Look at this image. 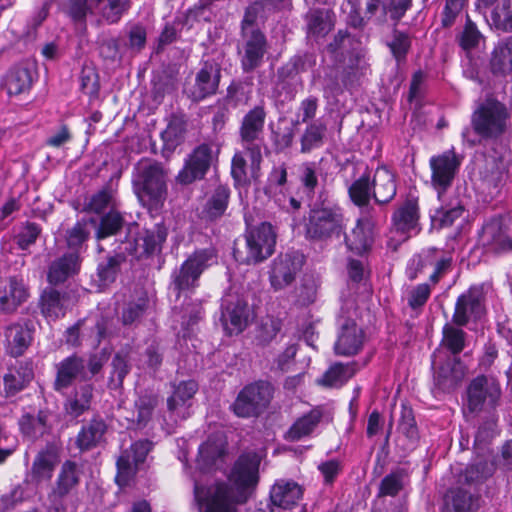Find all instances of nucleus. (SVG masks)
I'll return each instance as SVG.
<instances>
[{"label":"nucleus","mask_w":512,"mask_h":512,"mask_svg":"<svg viewBox=\"0 0 512 512\" xmlns=\"http://www.w3.org/2000/svg\"><path fill=\"white\" fill-rule=\"evenodd\" d=\"M147 32L141 24L133 25L128 32V47L135 53H140L146 45Z\"/></svg>","instance_id":"obj_63"},{"label":"nucleus","mask_w":512,"mask_h":512,"mask_svg":"<svg viewBox=\"0 0 512 512\" xmlns=\"http://www.w3.org/2000/svg\"><path fill=\"white\" fill-rule=\"evenodd\" d=\"M81 90L92 98H97L100 91L99 75L95 68L84 66L80 73Z\"/></svg>","instance_id":"obj_57"},{"label":"nucleus","mask_w":512,"mask_h":512,"mask_svg":"<svg viewBox=\"0 0 512 512\" xmlns=\"http://www.w3.org/2000/svg\"><path fill=\"white\" fill-rule=\"evenodd\" d=\"M244 42L240 51L241 66L245 72H251L258 68L267 53V41L260 30H251L243 34Z\"/></svg>","instance_id":"obj_20"},{"label":"nucleus","mask_w":512,"mask_h":512,"mask_svg":"<svg viewBox=\"0 0 512 512\" xmlns=\"http://www.w3.org/2000/svg\"><path fill=\"white\" fill-rule=\"evenodd\" d=\"M35 323L28 318L10 322L4 327V345L12 357L22 356L34 340Z\"/></svg>","instance_id":"obj_12"},{"label":"nucleus","mask_w":512,"mask_h":512,"mask_svg":"<svg viewBox=\"0 0 512 512\" xmlns=\"http://www.w3.org/2000/svg\"><path fill=\"white\" fill-rule=\"evenodd\" d=\"M229 189L218 185L214 192L209 196L201 214L207 219H214L221 216L228 204Z\"/></svg>","instance_id":"obj_44"},{"label":"nucleus","mask_w":512,"mask_h":512,"mask_svg":"<svg viewBox=\"0 0 512 512\" xmlns=\"http://www.w3.org/2000/svg\"><path fill=\"white\" fill-rule=\"evenodd\" d=\"M352 38L342 32H339L336 36L334 43L330 44L331 51L337 55H341L346 58L345 52L349 56V62L347 64L350 68H358L362 58V52L358 48L353 46Z\"/></svg>","instance_id":"obj_43"},{"label":"nucleus","mask_w":512,"mask_h":512,"mask_svg":"<svg viewBox=\"0 0 512 512\" xmlns=\"http://www.w3.org/2000/svg\"><path fill=\"white\" fill-rule=\"evenodd\" d=\"M167 173L162 163L141 159L134 168L133 188L141 204L158 211L167 199Z\"/></svg>","instance_id":"obj_2"},{"label":"nucleus","mask_w":512,"mask_h":512,"mask_svg":"<svg viewBox=\"0 0 512 512\" xmlns=\"http://www.w3.org/2000/svg\"><path fill=\"white\" fill-rule=\"evenodd\" d=\"M80 268V257L77 253H66L53 261L48 271V281L53 285L63 283L76 274Z\"/></svg>","instance_id":"obj_27"},{"label":"nucleus","mask_w":512,"mask_h":512,"mask_svg":"<svg viewBox=\"0 0 512 512\" xmlns=\"http://www.w3.org/2000/svg\"><path fill=\"white\" fill-rule=\"evenodd\" d=\"M30 297L28 286L22 278L10 276L0 279V313L12 315Z\"/></svg>","instance_id":"obj_16"},{"label":"nucleus","mask_w":512,"mask_h":512,"mask_svg":"<svg viewBox=\"0 0 512 512\" xmlns=\"http://www.w3.org/2000/svg\"><path fill=\"white\" fill-rule=\"evenodd\" d=\"M115 194L116 191L111 187V185H105L91 196L87 209L100 214L108 207L113 208L115 206Z\"/></svg>","instance_id":"obj_54"},{"label":"nucleus","mask_w":512,"mask_h":512,"mask_svg":"<svg viewBox=\"0 0 512 512\" xmlns=\"http://www.w3.org/2000/svg\"><path fill=\"white\" fill-rule=\"evenodd\" d=\"M301 496V487L292 481H277L270 492L272 503L285 509L295 505Z\"/></svg>","instance_id":"obj_29"},{"label":"nucleus","mask_w":512,"mask_h":512,"mask_svg":"<svg viewBox=\"0 0 512 512\" xmlns=\"http://www.w3.org/2000/svg\"><path fill=\"white\" fill-rule=\"evenodd\" d=\"M374 198L378 203H387L396 194L395 175L387 167L381 166L375 170L373 177Z\"/></svg>","instance_id":"obj_28"},{"label":"nucleus","mask_w":512,"mask_h":512,"mask_svg":"<svg viewBox=\"0 0 512 512\" xmlns=\"http://www.w3.org/2000/svg\"><path fill=\"white\" fill-rule=\"evenodd\" d=\"M322 414L319 410H311L308 414L297 419L290 429L286 432L285 438L289 441H298L310 435L318 423Z\"/></svg>","instance_id":"obj_39"},{"label":"nucleus","mask_w":512,"mask_h":512,"mask_svg":"<svg viewBox=\"0 0 512 512\" xmlns=\"http://www.w3.org/2000/svg\"><path fill=\"white\" fill-rule=\"evenodd\" d=\"M107 431V424L100 417H93L83 425L76 437V446L80 451H89L100 444Z\"/></svg>","instance_id":"obj_26"},{"label":"nucleus","mask_w":512,"mask_h":512,"mask_svg":"<svg viewBox=\"0 0 512 512\" xmlns=\"http://www.w3.org/2000/svg\"><path fill=\"white\" fill-rule=\"evenodd\" d=\"M81 470L79 465L71 460H66L59 471L53 488L70 495L77 489L80 483Z\"/></svg>","instance_id":"obj_37"},{"label":"nucleus","mask_w":512,"mask_h":512,"mask_svg":"<svg viewBox=\"0 0 512 512\" xmlns=\"http://www.w3.org/2000/svg\"><path fill=\"white\" fill-rule=\"evenodd\" d=\"M509 121L506 106L488 98L474 111L472 125L477 134L485 138H496L502 135Z\"/></svg>","instance_id":"obj_4"},{"label":"nucleus","mask_w":512,"mask_h":512,"mask_svg":"<svg viewBox=\"0 0 512 512\" xmlns=\"http://www.w3.org/2000/svg\"><path fill=\"white\" fill-rule=\"evenodd\" d=\"M77 378L88 380L86 361L83 357L73 354L57 365L54 389L61 392L69 388Z\"/></svg>","instance_id":"obj_21"},{"label":"nucleus","mask_w":512,"mask_h":512,"mask_svg":"<svg viewBox=\"0 0 512 512\" xmlns=\"http://www.w3.org/2000/svg\"><path fill=\"white\" fill-rule=\"evenodd\" d=\"M157 405L158 397L155 394H143L138 397L135 401L137 416L134 420L137 428L142 429L147 426Z\"/></svg>","instance_id":"obj_47"},{"label":"nucleus","mask_w":512,"mask_h":512,"mask_svg":"<svg viewBox=\"0 0 512 512\" xmlns=\"http://www.w3.org/2000/svg\"><path fill=\"white\" fill-rule=\"evenodd\" d=\"M261 455L250 452L241 455L235 462L228 480L208 488L204 498L194 487V497L201 503V512H236L235 504L244 503L258 483Z\"/></svg>","instance_id":"obj_1"},{"label":"nucleus","mask_w":512,"mask_h":512,"mask_svg":"<svg viewBox=\"0 0 512 512\" xmlns=\"http://www.w3.org/2000/svg\"><path fill=\"white\" fill-rule=\"evenodd\" d=\"M303 263V255L296 251L276 257L269 272L271 286L275 290H281L290 285L302 268Z\"/></svg>","instance_id":"obj_13"},{"label":"nucleus","mask_w":512,"mask_h":512,"mask_svg":"<svg viewBox=\"0 0 512 512\" xmlns=\"http://www.w3.org/2000/svg\"><path fill=\"white\" fill-rule=\"evenodd\" d=\"M19 427L24 436L36 440L49 431L48 413L41 410L37 415L24 414L19 419Z\"/></svg>","instance_id":"obj_34"},{"label":"nucleus","mask_w":512,"mask_h":512,"mask_svg":"<svg viewBox=\"0 0 512 512\" xmlns=\"http://www.w3.org/2000/svg\"><path fill=\"white\" fill-rule=\"evenodd\" d=\"M225 448L226 443L223 439H209L199 447V457L207 463L214 464L217 459L224 455Z\"/></svg>","instance_id":"obj_58"},{"label":"nucleus","mask_w":512,"mask_h":512,"mask_svg":"<svg viewBox=\"0 0 512 512\" xmlns=\"http://www.w3.org/2000/svg\"><path fill=\"white\" fill-rule=\"evenodd\" d=\"M445 197L444 195L443 201H440V207L436 208L432 215V221L441 227L452 225L463 214V207L458 202L448 204L445 202Z\"/></svg>","instance_id":"obj_52"},{"label":"nucleus","mask_w":512,"mask_h":512,"mask_svg":"<svg viewBox=\"0 0 512 512\" xmlns=\"http://www.w3.org/2000/svg\"><path fill=\"white\" fill-rule=\"evenodd\" d=\"M34 372L31 362H19L10 368L4 376V391L7 397L14 396L22 391L33 379Z\"/></svg>","instance_id":"obj_25"},{"label":"nucleus","mask_w":512,"mask_h":512,"mask_svg":"<svg viewBox=\"0 0 512 512\" xmlns=\"http://www.w3.org/2000/svg\"><path fill=\"white\" fill-rule=\"evenodd\" d=\"M93 219L78 221L72 228L66 232V242L69 248L78 249L89 239L90 237V224H94Z\"/></svg>","instance_id":"obj_55"},{"label":"nucleus","mask_w":512,"mask_h":512,"mask_svg":"<svg viewBox=\"0 0 512 512\" xmlns=\"http://www.w3.org/2000/svg\"><path fill=\"white\" fill-rule=\"evenodd\" d=\"M309 37H323L334 26V13L329 9L311 10L306 15Z\"/></svg>","instance_id":"obj_32"},{"label":"nucleus","mask_w":512,"mask_h":512,"mask_svg":"<svg viewBox=\"0 0 512 512\" xmlns=\"http://www.w3.org/2000/svg\"><path fill=\"white\" fill-rule=\"evenodd\" d=\"M340 330L334 345V351L340 356H353L361 351L365 334L354 321L339 319Z\"/></svg>","instance_id":"obj_19"},{"label":"nucleus","mask_w":512,"mask_h":512,"mask_svg":"<svg viewBox=\"0 0 512 512\" xmlns=\"http://www.w3.org/2000/svg\"><path fill=\"white\" fill-rule=\"evenodd\" d=\"M124 225L125 220L122 214L112 209L101 217L95 236L98 240H101L117 235Z\"/></svg>","instance_id":"obj_46"},{"label":"nucleus","mask_w":512,"mask_h":512,"mask_svg":"<svg viewBox=\"0 0 512 512\" xmlns=\"http://www.w3.org/2000/svg\"><path fill=\"white\" fill-rule=\"evenodd\" d=\"M441 346L451 353L449 357H457L465 346V332L460 328L446 324L443 327Z\"/></svg>","instance_id":"obj_48"},{"label":"nucleus","mask_w":512,"mask_h":512,"mask_svg":"<svg viewBox=\"0 0 512 512\" xmlns=\"http://www.w3.org/2000/svg\"><path fill=\"white\" fill-rule=\"evenodd\" d=\"M434 381L439 389L449 391L457 386L465 376V366L458 357H449L442 350L432 356Z\"/></svg>","instance_id":"obj_11"},{"label":"nucleus","mask_w":512,"mask_h":512,"mask_svg":"<svg viewBox=\"0 0 512 512\" xmlns=\"http://www.w3.org/2000/svg\"><path fill=\"white\" fill-rule=\"evenodd\" d=\"M33 83L31 70L23 65L13 67L6 75L5 85L10 95H19L28 91Z\"/></svg>","instance_id":"obj_35"},{"label":"nucleus","mask_w":512,"mask_h":512,"mask_svg":"<svg viewBox=\"0 0 512 512\" xmlns=\"http://www.w3.org/2000/svg\"><path fill=\"white\" fill-rule=\"evenodd\" d=\"M491 20L497 29L512 30V0H501L492 11Z\"/></svg>","instance_id":"obj_56"},{"label":"nucleus","mask_w":512,"mask_h":512,"mask_svg":"<svg viewBox=\"0 0 512 512\" xmlns=\"http://www.w3.org/2000/svg\"><path fill=\"white\" fill-rule=\"evenodd\" d=\"M41 233L38 224L27 222L20 232L15 236V240L20 249L25 250L34 244Z\"/></svg>","instance_id":"obj_62"},{"label":"nucleus","mask_w":512,"mask_h":512,"mask_svg":"<svg viewBox=\"0 0 512 512\" xmlns=\"http://www.w3.org/2000/svg\"><path fill=\"white\" fill-rule=\"evenodd\" d=\"M92 399L93 386L82 384L66 399L64 409L69 416L77 418L90 409Z\"/></svg>","instance_id":"obj_30"},{"label":"nucleus","mask_w":512,"mask_h":512,"mask_svg":"<svg viewBox=\"0 0 512 512\" xmlns=\"http://www.w3.org/2000/svg\"><path fill=\"white\" fill-rule=\"evenodd\" d=\"M138 225L129 224L124 238H119L120 242L135 243V252H127L129 256L136 259L157 255L161 252L162 246L167 238V229L163 224H156L151 229H144L141 232H133Z\"/></svg>","instance_id":"obj_6"},{"label":"nucleus","mask_w":512,"mask_h":512,"mask_svg":"<svg viewBox=\"0 0 512 512\" xmlns=\"http://www.w3.org/2000/svg\"><path fill=\"white\" fill-rule=\"evenodd\" d=\"M192 398V385L190 381H183L175 388L171 397L167 400L168 409L176 411L184 407Z\"/></svg>","instance_id":"obj_59"},{"label":"nucleus","mask_w":512,"mask_h":512,"mask_svg":"<svg viewBox=\"0 0 512 512\" xmlns=\"http://www.w3.org/2000/svg\"><path fill=\"white\" fill-rule=\"evenodd\" d=\"M418 220L417 205L407 201L393 216V225L397 231L408 233L416 228Z\"/></svg>","instance_id":"obj_45"},{"label":"nucleus","mask_w":512,"mask_h":512,"mask_svg":"<svg viewBox=\"0 0 512 512\" xmlns=\"http://www.w3.org/2000/svg\"><path fill=\"white\" fill-rule=\"evenodd\" d=\"M93 10L92 0L89 4L88 0H67L65 11L75 23L85 24L87 14Z\"/></svg>","instance_id":"obj_60"},{"label":"nucleus","mask_w":512,"mask_h":512,"mask_svg":"<svg viewBox=\"0 0 512 512\" xmlns=\"http://www.w3.org/2000/svg\"><path fill=\"white\" fill-rule=\"evenodd\" d=\"M481 40V34L476 25L468 18L460 37V45L464 50L475 48Z\"/></svg>","instance_id":"obj_64"},{"label":"nucleus","mask_w":512,"mask_h":512,"mask_svg":"<svg viewBox=\"0 0 512 512\" xmlns=\"http://www.w3.org/2000/svg\"><path fill=\"white\" fill-rule=\"evenodd\" d=\"M272 398V387L259 381L245 386L233 403V411L239 417H254L266 409Z\"/></svg>","instance_id":"obj_8"},{"label":"nucleus","mask_w":512,"mask_h":512,"mask_svg":"<svg viewBox=\"0 0 512 512\" xmlns=\"http://www.w3.org/2000/svg\"><path fill=\"white\" fill-rule=\"evenodd\" d=\"M92 5L108 24H115L128 12L131 0H92Z\"/></svg>","instance_id":"obj_33"},{"label":"nucleus","mask_w":512,"mask_h":512,"mask_svg":"<svg viewBox=\"0 0 512 512\" xmlns=\"http://www.w3.org/2000/svg\"><path fill=\"white\" fill-rule=\"evenodd\" d=\"M491 69L494 74L506 75L512 72V36L499 42L495 47Z\"/></svg>","instance_id":"obj_40"},{"label":"nucleus","mask_w":512,"mask_h":512,"mask_svg":"<svg viewBox=\"0 0 512 512\" xmlns=\"http://www.w3.org/2000/svg\"><path fill=\"white\" fill-rule=\"evenodd\" d=\"M69 295L52 287L45 288L39 298V308L45 318L58 319L66 314Z\"/></svg>","instance_id":"obj_23"},{"label":"nucleus","mask_w":512,"mask_h":512,"mask_svg":"<svg viewBox=\"0 0 512 512\" xmlns=\"http://www.w3.org/2000/svg\"><path fill=\"white\" fill-rule=\"evenodd\" d=\"M57 464L58 456L53 449L41 450L36 455L31 467L32 479L37 483L49 481Z\"/></svg>","instance_id":"obj_31"},{"label":"nucleus","mask_w":512,"mask_h":512,"mask_svg":"<svg viewBox=\"0 0 512 512\" xmlns=\"http://www.w3.org/2000/svg\"><path fill=\"white\" fill-rule=\"evenodd\" d=\"M153 443L148 439L134 442L129 449L121 452L117 459L116 483L120 487H126L136 475L139 464L143 463L151 451Z\"/></svg>","instance_id":"obj_9"},{"label":"nucleus","mask_w":512,"mask_h":512,"mask_svg":"<svg viewBox=\"0 0 512 512\" xmlns=\"http://www.w3.org/2000/svg\"><path fill=\"white\" fill-rule=\"evenodd\" d=\"M112 255L106 257L97 266V282L99 287H107L114 283L121 271V267L127 261L129 254L135 252V243L120 242Z\"/></svg>","instance_id":"obj_17"},{"label":"nucleus","mask_w":512,"mask_h":512,"mask_svg":"<svg viewBox=\"0 0 512 512\" xmlns=\"http://www.w3.org/2000/svg\"><path fill=\"white\" fill-rule=\"evenodd\" d=\"M460 165L461 158L454 149L446 150L430 158L431 185L437 192L439 201H443V197L451 187Z\"/></svg>","instance_id":"obj_7"},{"label":"nucleus","mask_w":512,"mask_h":512,"mask_svg":"<svg viewBox=\"0 0 512 512\" xmlns=\"http://www.w3.org/2000/svg\"><path fill=\"white\" fill-rule=\"evenodd\" d=\"M349 194L355 204H366L369 201L371 195L370 178L368 176H362L356 180L350 186Z\"/></svg>","instance_id":"obj_61"},{"label":"nucleus","mask_w":512,"mask_h":512,"mask_svg":"<svg viewBox=\"0 0 512 512\" xmlns=\"http://www.w3.org/2000/svg\"><path fill=\"white\" fill-rule=\"evenodd\" d=\"M220 80V66L215 62H205L198 72L194 84V101L201 100L216 92Z\"/></svg>","instance_id":"obj_24"},{"label":"nucleus","mask_w":512,"mask_h":512,"mask_svg":"<svg viewBox=\"0 0 512 512\" xmlns=\"http://www.w3.org/2000/svg\"><path fill=\"white\" fill-rule=\"evenodd\" d=\"M276 233L269 223L250 228L246 233L247 256L246 263H258L274 252Z\"/></svg>","instance_id":"obj_10"},{"label":"nucleus","mask_w":512,"mask_h":512,"mask_svg":"<svg viewBox=\"0 0 512 512\" xmlns=\"http://www.w3.org/2000/svg\"><path fill=\"white\" fill-rule=\"evenodd\" d=\"M262 155L259 147L235 153L231 164V175L237 186H246L260 176Z\"/></svg>","instance_id":"obj_14"},{"label":"nucleus","mask_w":512,"mask_h":512,"mask_svg":"<svg viewBox=\"0 0 512 512\" xmlns=\"http://www.w3.org/2000/svg\"><path fill=\"white\" fill-rule=\"evenodd\" d=\"M484 294L481 287H471L460 295L455 305L453 321L460 326L471 319H480L484 313Z\"/></svg>","instance_id":"obj_18"},{"label":"nucleus","mask_w":512,"mask_h":512,"mask_svg":"<svg viewBox=\"0 0 512 512\" xmlns=\"http://www.w3.org/2000/svg\"><path fill=\"white\" fill-rule=\"evenodd\" d=\"M326 125L320 121L311 123L305 130L301 139V151L309 152L322 145Z\"/></svg>","instance_id":"obj_53"},{"label":"nucleus","mask_w":512,"mask_h":512,"mask_svg":"<svg viewBox=\"0 0 512 512\" xmlns=\"http://www.w3.org/2000/svg\"><path fill=\"white\" fill-rule=\"evenodd\" d=\"M250 310L239 297L227 295L222 301L221 322L227 335H238L248 325Z\"/></svg>","instance_id":"obj_15"},{"label":"nucleus","mask_w":512,"mask_h":512,"mask_svg":"<svg viewBox=\"0 0 512 512\" xmlns=\"http://www.w3.org/2000/svg\"><path fill=\"white\" fill-rule=\"evenodd\" d=\"M148 304L149 300L145 296L126 303L121 312V323L124 326L136 325L146 312Z\"/></svg>","instance_id":"obj_50"},{"label":"nucleus","mask_w":512,"mask_h":512,"mask_svg":"<svg viewBox=\"0 0 512 512\" xmlns=\"http://www.w3.org/2000/svg\"><path fill=\"white\" fill-rule=\"evenodd\" d=\"M341 209L334 204L323 203L311 208L306 227V236L311 239L324 240L340 236L344 229Z\"/></svg>","instance_id":"obj_3"},{"label":"nucleus","mask_w":512,"mask_h":512,"mask_svg":"<svg viewBox=\"0 0 512 512\" xmlns=\"http://www.w3.org/2000/svg\"><path fill=\"white\" fill-rule=\"evenodd\" d=\"M501 396L499 384L485 376L473 379L467 387L464 413L476 414L494 410Z\"/></svg>","instance_id":"obj_5"},{"label":"nucleus","mask_w":512,"mask_h":512,"mask_svg":"<svg viewBox=\"0 0 512 512\" xmlns=\"http://www.w3.org/2000/svg\"><path fill=\"white\" fill-rule=\"evenodd\" d=\"M186 129L184 124L179 120H174L169 123L167 128L161 133L163 145V154L166 152L172 153L177 146H179L185 138Z\"/></svg>","instance_id":"obj_51"},{"label":"nucleus","mask_w":512,"mask_h":512,"mask_svg":"<svg viewBox=\"0 0 512 512\" xmlns=\"http://www.w3.org/2000/svg\"><path fill=\"white\" fill-rule=\"evenodd\" d=\"M266 113L262 106H256L243 118L241 125V136L244 141L256 140L263 130Z\"/></svg>","instance_id":"obj_38"},{"label":"nucleus","mask_w":512,"mask_h":512,"mask_svg":"<svg viewBox=\"0 0 512 512\" xmlns=\"http://www.w3.org/2000/svg\"><path fill=\"white\" fill-rule=\"evenodd\" d=\"M373 241V223L368 218L359 219L355 227L345 235L347 248L361 257L371 249Z\"/></svg>","instance_id":"obj_22"},{"label":"nucleus","mask_w":512,"mask_h":512,"mask_svg":"<svg viewBox=\"0 0 512 512\" xmlns=\"http://www.w3.org/2000/svg\"><path fill=\"white\" fill-rule=\"evenodd\" d=\"M356 370L355 362L347 364L336 363L327 370L319 380V383L328 387H340L356 373Z\"/></svg>","instance_id":"obj_42"},{"label":"nucleus","mask_w":512,"mask_h":512,"mask_svg":"<svg viewBox=\"0 0 512 512\" xmlns=\"http://www.w3.org/2000/svg\"><path fill=\"white\" fill-rule=\"evenodd\" d=\"M131 371L130 355L128 350H120L112 358L111 372L108 379V388L118 390L123 387L125 377Z\"/></svg>","instance_id":"obj_36"},{"label":"nucleus","mask_w":512,"mask_h":512,"mask_svg":"<svg viewBox=\"0 0 512 512\" xmlns=\"http://www.w3.org/2000/svg\"><path fill=\"white\" fill-rule=\"evenodd\" d=\"M219 149L213 143H204L194 149V180L202 178L217 160Z\"/></svg>","instance_id":"obj_41"},{"label":"nucleus","mask_w":512,"mask_h":512,"mask_svg":"<svg viewBox=\"0 0 512 512\" xmlns=\"http://www.w3.org/2000/svg\"><path fill=\"white\" fill-rule=\"evenodd\" d=\"M481 239L484 244L503 245L510 236L502 220L492 219L483 226Z\"/></svg>","instance_id":"obj_49"}]
</instances>
